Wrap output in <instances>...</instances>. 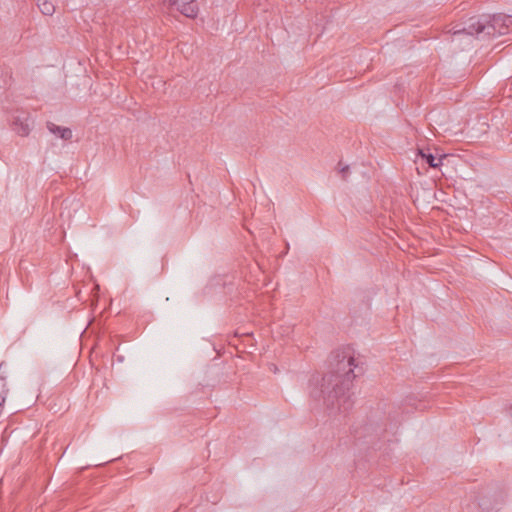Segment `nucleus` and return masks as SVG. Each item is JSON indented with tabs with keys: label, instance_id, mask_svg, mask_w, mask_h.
<instances>
[{
	"label": "nucleus",
	"instance_id": "obj_10",
	"mask_svg": "<svg viewBox=\"0 0 512 512\" xmlns=\"http://www.w3.org/2000/svg\"><path fill=\"white\" fill-rule=\"evenodd\" d=\"M38 8L44 15H52L55 11L54 5L48 0H35Z\"/></svg>",
	"mask_w": 512,
	"mask_h": 512
},
{
	"label": "nucleus",
	"instance_id": "obj_13",
	"mask_svg": "<svg viewBox=\"0 0 512 512\" xmlns=\"http://www.w3.org/2000/svg\"><path fill=\"white\" fill-rule=\"evenodd\" d=\"M505 26L504 28H506V30L509 31V28L512 26V15H506L505 14Z\"/></svg>",
	"mask_w": 512,
	"mask_h": 512
},
{
	"label": "nucleus",
	"instance_id": "obj_8",
	"mask_svg": "<svg viewBox=\"0 0 512 512\" xmlns=\"http://www.w3.org/2000/svg\"><path fill=\"white\" fill-rule=\"evenodd\" d=\"M46 126H47V129L52 134L56 135L57 137L65 140V141L71 140L73 134H72V130L70 128L58 126L50 121L47 122Z\"/></svg>",
	"mask_w": 512,
	"mask_h": 512
},
{
	"label": "nucleus",
	"instance_id": "obj_9",
	"mask_svg": "<svg viewBox=\"0 0 512 512\" xmlns=\"http://www.w3.org/2000/svg\"><path fill=\"white\" fill-rule=\"evenodd\" d=\"M418 156L422 158L423 161H425L431 168H438L442 165L443 159L446 157V155H442L439 158H436L432 153L425 152L421 149L418 150Z\"/></svg>",
	"mask_w": 512,
	"mask_h": 512
},
{
	"label": "nucleus",
	"instance_id": "obj_6",
	"mask_svg": "<svg viewBox=\"0 0 512 512\" xmlns=\"http://www.w3.org/2000/svg\"><path fill=\"white\" fill-rule=\"evenodd\" d=\"M170 6H175L177 10L186 17L195 18L198 7L195 0H165Z\"/></svg>",
	"mask_w": 512,
	"mask_h": 512
},
{
	"label": "nucleus",
	"instance_id": "obj_14",
	"mask_svg": "<svg viewBox=\"0 0 512 512\" xmlns=\"http://www.w3.org/2000/svg\"><path fill=\"white\" fill-rule=\"evenodd\" d=\"M348 172H349V165H345L344 167H342V168L340 169V173L342 174V178H343L344 180H346V179H347V173H348Z\"/></svg>",
	"mask_w": 512,
	"mask_h": 512
},
{
	"label": "nucleus",
	"instance_id": "obj_2",
	"mask_svg": "<svg viewBox=\"0 0 512 512\" xmlns=\"http://www.w3.org/2000/svg\"><path fill=\"white\" fill-rule=\"evenodd\" d=\"M384 432L385 429L378 424H365L354 430V437L360 444L372 445L371 448L376 450L377 441Z\"/></svg>",
	"mask_w": 512,
	"mask_h": 512
},
{
	"label": "nucleus",
	"instance_id": "obj_1",
	"mask_svg": "<svg viewBox=\"0 0 512 512\" xmlns=\"http://www.w3.org/2000/svg\"><path fill=\"white\" fill-rule=\"evenodd\" d=\"M363 372L350 348L336 350L330 356L328 372L322 377L316 374L310 378L309 395L322 403L330 415L346 413L353 406L352 382Z\"/></svg>",
	"mask_w": 512,
	"mask_h": 512
},
{
	"label": "nucleus",
	"instance_id": "obj_3",
	"mask_svg": "<svg viewBox=\"0 0 512 512\" xmlns=\"http://www.w3.org/2000/svg\"><path fill=\"white\" fill-rule=\"evenodd\" d=\"M484 23L486 28L487 38L496 35H504L508 33V30L504 28L505 24V14L498 13L493 15H483Z\"/></svg>",
	"mask_w": 512,
	"mask_h": 512
},
{
	"label": "nucleus",
	"instance_id": "obj_11",
	"mask_svg": "<svg viewBox=\"0 0 512 512\" xmlns=\"http://www.w3.org/2000/svg\"><path fill=\"white\" fill-rule=\"evenodd\" d=\"M7 389H6V382H5V378L1 377L0 378V407L4 404L5 402V399H6V393H7Z\"/></svg>",
	"mask_w": 512,
	"mask_h": 512
},
{
	"label": "nucleus",
	"instance_id": "obj_5",
	"mask_svg": "<svg viewBox=\"0 0 512 512\" xmlns=\"http://www.w3.org/2000/svg\"><path fill=\"white\" fill-rule=\"evenodd\" d=\"M33 124L34 121L27 112H20L11 119L12 130L22 137L29 135Z\"/></svg>",
	"mask_w": 512,
	"mask_h": 512
},
{
	"label": "nucleus",
	"instance_id": "obj_7",
	"mask_svg": "<svg viewBox=\"0 0 512 512\" xmlns=\"http://www.w3.org/2000/svg\"><path fill=\"white\" fill-rule=\"evenodd\" d=\"M501 502L500 496L494 497L493 501L487 496H482L478 501V505L483 512H497Z\"/></svg>",
	"mask_w": 512,
	"mask_h": 512
},
{
	"label": "nucleus",
	"instance_id": "obj_16",
	"mask_svg": "<svg viewBox=\"0 0 512 512\" xmlns=\"http://www.w3.org/2000/svg\"><path fill=\"white\" fill-rule=\"evenodd\" d=\"M0 484H2V481H0Z\"/></svg>",
	"mask_w": 512,
	"mask_h": 512
},
{
	"label": "nucleus",
	"instance_id": "obj_15",
	"mask_svg": "<svg viewBox=\"0 0 512 512\" xmlns=\"http://www.w3.org/2000/svg\"><path fill=\"white\" fill-rule=\"evenodd\" d=\"M117 359L118 361H123V356H118Z\"/></svg>",
	"mask_w": 512,
	"mask_h": 512
},
{
	"label": "nucleus",
	"instance_id": "obj_12",
	"mask_svg": "<svg viewBox=\"0 0 512 512\" xmlns=\"http://www.w3.org/2000/svg\"><path fill=\"white\" fill-rule=\"evenodd\" d=\"M505 26L504 28H506V30L509 31V28L512 26V15H506L505 14Z\"/></svg>",
	"mask_w": 512,
	"mask_h": 512
},
{
	"label": "nucleus",
	"instance_id": "obj_4",
	"mask_svg": "<svg viewBox=\"0 0 512 512\" xmlns=\"http://www.w3.org/2000/svg\"><path fill=\"white\" fill-rule=\"evenodd\" d=\"M458 32H464L468 35L477 36V38L480 39L487 38L484 16H473L469 18L464 23L463 28L458 30L456 33Z\"/></svg>",
	"mask_w": 512,
	"mask_h": 512
}]
</instances>
